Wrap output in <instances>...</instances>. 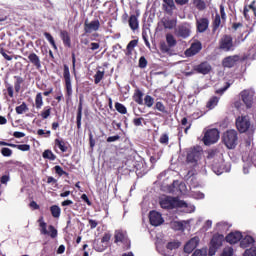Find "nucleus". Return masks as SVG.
<instances>
[{
	"label": "nucleus",
	"mask_w": 256,
	"mask_h": 256,
	"mask_svg": "<svg viewBox=\"0 0 256 256\" xmlns=\"http://www.w3.org/2000/svg\"><path fill=\"white\" fill-rule=\"evenodd\" d=\"M159 205L162 209L167 210L183 209L188 207L187 202L179 200V198L173 196H164L160 198Z\"/></svg>",
	"instance_id": "nucleus-1"
},
{
	"label": "nucleus",
	"mask_w": 256,
	"mask_h": 256,
	"mask_svg": "<svg viewBox=\"0 0 256 256\" xmlns=\"http://www.w3.org/2000/svg\"><path fill=\"white\" fill-rule=\"evenodd\" d=\"M63 79L66 91V103H69L73 97V84L71 82V71L69 70V66L67 64L63 65Z\"/></svg>",
	"instance_id": "nucleus-2"
},
{
	"label": "nucleus",
	"mask_w": 256,
	"mask_h": 256,
	"mask_svg": "<svg viewBox=\"0 0 256 256\" xmlns=\"http://www.w3.org/2000/svg\"><path fill=\"white\" fill-rule=\"evenodd\" d=\"M237 141H239V136L235 130H227L222 135V142L227 149H235L237 147Z\"/></svg>",
	"instance_id": "nucleus-3"
},
{
	"label": "nucleus",
	"mask_w": 256,
	"mask_h": 256,
	"mask_svg": "<svg viewBox=\"0 0 256 256\" xmlns=\"http://www.w3.org/2000/svg\"><path fill=\"white\" fill-rule=\"evenodd\" d=\"M225 241V236L223 234L216 233L212 236L209 244L208 255L213 256L221 247H223V242Z\"/></svg>",
	"instance_id": "nucleus-4"
},
{
	"label": "nucleus",
	"mask_w": 256,
	"mask_h": 256,
	"mask_svg": "<svg viewBox=\"0 0 256 256\" xmlns=\"http://www.w3.org/2000/svg\"><path fill=\"white\" fill-rule=\"evenodd\" d=\"M201 155H203V150L200 146H194L190 148L187 152L186 161L187 163H192L194 167L197 165L199 160L201 159Z\"/></svg>",
	"instance_id": "nucleus-5"
},
{
	"label": "nucleus",
	"mask_w": 256,
	"mask_h": 256,
	"mask_svg": "<svg viewBox=\"0 0 256 256\" xmlns=\"http://www.w3.org/2000/svg\"><path fill=\"white\" fill-rule=\"evenodd\" d=\"M236 129L240 133H247L251 129V119L247 115H241L236 118Z\"/></svg>",
	"instance_id": "nucleus-6"
},
{
	"label": "nucleus",
	"mask_w": 256,
	"mask_h": 256,
	"mask_svg": "<svg viewBox=\"0 0 256 256\" xmlns=\"http://www.w3.org/2000/svg\"><path fill=\"white\" fill-rule=\"evenodd\" d=\"M202 141L206 146L217 143L219 141V130L217 128L208 129L204 133Z\"/></svg>",
	"instance_id": "nucleus-7"
},
{
	"label": "nucleus",
	"mask_w": 256,
	"mask_h": 256,
	"mask_svg": "<svg viewBox=\"0 0 256 256\" xmlns=\"http://www.w3.org/2000/svg\"><path fill=\"white\" fill-rule=\"evenodd\" d=\"M234 47L235 45L233 44V37L231 35L225 34L219 40V49L221 51H233L235 49Z\"/></svg>",
	"instance_id": "nucleus-8"
},
{
	"label": "nucleus",
	"mask_w": 256,
	"mask_h": 256,
	"mask_svg": "<svg viewBox=\"0 0 256 256\" xmlns=\"http://www.w3.org/2000/svg\"><path fill=\"white\" fill-rule=\"evenodd\" d=\"M177 45V39H175V36L173 34L168 33L166 34V43L161 42L160 43V51L162 53H169L173 47Z\"/></svg>",
	"instance_id": "nucleus-9"
},
{
	"label": "nucleus",
	"mask_w": 256,
	"mask_h": 256,
	"mask_svg": "<svg viewBox=\"0 0 256 256\" xmlns=\"http://www.w3.org/2000/svg\"><path fill=\"white\" fill-rule=\"evenodd\" d=\"M149 221L150 225H153V227H159V225H163V223H165V220L163 219L161 213L155 210L150 211Z\"/></svg>",
	"instance_id": "nucleus-10"
},
{
	"label": "nucleus",
	"mask_w": 256,
	"mask_h": 256,
	"mask_svg": "<svg viewBox=\"0 0 256 256\" xmlns=\"http://www.w3.org/2000/svg\"><path fill=\"white\" fill-rule=\"evenodd\" d=\"M209 18L200 17L196 18V31L197 33H205L209 30Z\"/></svg>",
	"instance_id": "nucleus-11"
},
{
	"label": "nucleus",
	"mask_w": 256,
	"mask_h": 256,
	"mask_svg": "<svg viewBox=\"0 0 256 256\" xmlns=\"http://www.w3.org/2000/svg\"><path fill=\"white\" fill-rule=\"evenodd\" d=\"M175 35L181 39H187L191 35V28L187 24H182L175 30Z\"/></svg>",
	"instance_id": "nucleus-12"
},
{
	"label": "nucleus",
	"mask_w": 256,
	"mask_h": 256,
	"mask_svg": "<svg viewBox=\"0 0 256 256\" xmlns=\"http://www.w3.org/2000/svg\"><path fill=\"white\" fill-rule=\"evenodd\" d=\"M211 64L209 62H201L200 64L194 66V71L200 75H209L211 73Z\"/></svg>",
	"instance_id": "nucleus-13"
},
{
	"label": "nucleus",
	"mask_w": 256,
	"mask_h": 256,
	"mask_svg": "<svg viewBox=\"0 0 256 256\" xmlns=\"http://www.w3.org/2000/svg\"><path fill=\"white\" fill-rule=\"evenodd\" d=\"M202 49H203V44H201V42H199V41H196V42L192 43L190 48H188L185 51V55H186V57H193V56L197 55V53H199Z\"/></svg>",
	"instance_id": "nucleus-14"
},
{
	"label": "nucleus",
	"mask_w": 256,
	"mask_h": 256,
	"mask_svg": "<svg viewBox=\"0 0 256 256\" xmlns=\"http://www.w3.org/2000/svg\"><path fill=\"white\" fill-rule=\"evenodd\" d=\"M243 239V234L239 231L231 232L225 237V241L227 243H230V245H235L236 243H239Z\"/></svg>",
	"instance_id": "nucleus-15"
},
{
	"label": "nucleus",
	"mask_w": 256,
	"mask_h": 256,
	"mask_svg": "<svg viewBox=\"0 0 256 256\" xmlns=\"http://www.w3.org/2000/svg\"><path fill=\"white\" fill-rule=\"evenodd\" d=\"M199 245V237L191 238L184 246V253H193Z\"/></svg>",
	"instance_id": "nucleus-16"
},
{
	"label": "nucleus",
	"mask_w": 256,
	"mask_h": 256,
	"mask_svg": "<svg viewBox=\"0 0 256 256\" xmlns=\"http://www.w3.org/2000/svg\"><path fill=\"white\" fill-rule=\"evenodd\" d=\"M101 22L99 20H92L90 23H84V32L91 33L92 31H99Z\"/></svg>",
	"instance_id": "nucleus-17"
},
{
	"label": "nucleus",
	"mask_w": 256,
	"mask_h": 256,
	"mask_svg": "<svg viewBox=\"0 0 256 256\" xmlns=\"http://www.w3.org/2000/svg\"><path fill=\"white\" fill-rule=\"evenodd\" d=\"M241 99L246 105L247 109H251L253 107V94H251L249 91L244 90L241 92Z\"/></svg>",
	"instance_id": "nucleus-18"
},
{
	"label": "nucleus",
	"mask_w": 256,
	"mask_h": 256,
	"mask_svg": "<svg viewBox=\"0 0 256 256\" xmlns=\"http://www.w3.org/2000/svg\"><path fill=\"white\" fill-rule=\"evenodd\" d=\"M13 147L14 149H19V151H31V146L29 144H11L5 141H0V147Z\"/></svg>",
	"instance_id": "nucleus-19"
},
{
	"label": "nucleus",
	"mask_w": 256,
	"mask_h": 256,
	"mask_svg": "<svg viewBox=\"0 0 256 256\" xmlns=\"http://www.w3.org/2000/svg\"><path fill=\"white\" fill-rule=\"evenodd\" d=\"M162 8L165 13L172 15L173 11L177 9V6H175V1L173 0H163Z\"/></svg>",
	"instance_id": "nucleus-20"
},
{
	"label": "nucleus",
	"mask_w": 256,
	"mask_h": 256,
	"mask_svg": "<svg viewBox=\"0 0 256 256\" xmlns=\"http://www.w3.org/2000/svg\"><path fill=\"white\" fill-rule=\"evenodd\" d=\"M83 118V96L79 97V104L76 114L77 129H81V119Z\"/></svg>",
	"instance_id": "nucleus-21"
},
{
	"label": "nucleus",
	"mask_w": 256,
	"mask_h": 256,
	"mask_svg": "<svg viewBox=\"0 0 256 256\" xmlns=\"http://www.w3.org/2000/svg\"><path fill=\"white\" fill-rule=\"evenodd\" d=\"M60 39L63 42L64 47L71 49V34L67 30H60Z\"/></svg>",
	"instance_id": "nucleus-22"
},
{
	"label": "nucleus",
	"mask_w": 256,
	"mask_h": 256,
	"mask_svg": "<svg viewBox=\"0 0 256 256\" xmlns=\"http://www.w3.org/2000/svg\"><path fill=\"white\" fill-rule=\"evenodd\" d=\"M250 11L255 15V0H253L249 5H244L243 16L246 21L251 20V15L249 14Z\"/></svg>",
	"instance_id": "nucleus-23"
},
{
	"label": "nucleus",
	"mask_w": 256,
	"mask_h": 256,
	"mask_svg": "<svg viewBox=\"0 0 256 256\" xmlns=\"http://www.w3.org/2000/svg\"><path fill=\"white\" fill-rule=\"evenodd\" d=\"M137 45H139V40L137 39L131 40L127 44L126 50H124L126 57H131V55H133V51H135V47H137Z\"/></svg>",
	"instance_id": "nucleus-24"
},
{
	"label": "nucleus",
	"mask_w": 256,
	"mask_h": 256,
	"mask_svg": "<svg viewBox=\"0 0 256 256\" xmlns=\"http://www.w3.org/2000/svg\"><path fill=\"white\" fill-rule=\"evenodd\" d=\"M28 59L36 69H41V58L35 52H31Z\"/></svg>",
	"instance_id": "nucleus-25"
},
{
	"label": "nucleus",
	"mask_w": 256,
	"mask_h": 256,
	"mask_svg": "<svg viewBox=\"0 0 256 256\" xmlns=\"http://www.w3.org/2000/svg\"><path fill=\"white\" fill-rule=\"evenodd\" d=\"M139 15L132 14L129 17L128 25L132 31H137L139 29Z\"/></svg>",
	"instance_id": "nucleus-26"
},
{
	"label": "nucleus",
	"mask_w": 256,
	"mask_h": 256,
	"mask_svg": "<svg viewBox=\"0 0 256 256\" xmlns=\"http://www.w3.org/2000/svg\"><path fill=\"white\" fill-rule=\"evenodd\" d=\"M114 243H127V234L122 230H116L114 234Z\"/></svg>",
	"instance_id": "nucleus-27"
},
{
	"label": "nucleus",
	"mask_w": 256,
	"mask_h": 256,
	"mask_svg": "<svg viewBox=\"0 0 256 256\" xmlns=\"http://www.w3.org/2000/svg\"><path fill=\"white\" fill-rule=\"evenodd\" d=\"M238 56H228L223 59L222 65L223 67H227L231 69V67H235V63H237Z\"/></svg>",
	"instance_id": "nucleus-28"
},
{
	"label": "nucleus",
	"mask_w": 256,
	"mask_h": 256,
	"mask_svg": "<svg viewBox=\"0 0 256 256\" xmlns=\"http://www.w3.org/2000/svg\"><path fill=\"white\" fill-rule=\"evenodd\" d=\"M253 243H255V238H253V236L247 235L245 238L240 240V247L242 249H247L248 247H251Z\"/></svg>",
	"instance_id": "nucleus-29"
},
{
	"label": "nucleus",
	"mask_w": 256,
	"mask_h": 256,
	"mask_svg": "<svg viewBox=\"0 0 256 256\" xmlns=\"http://www.w3.org/2000/svg\"><path fill=\"white\" fill-rule=\"evenodd\" d=\"M54 145H55V147H58V149H60V151L62 153H67V151L69 149V147H67V143L62 138L61 139L56 138L54 140Z\"/></svg>",
	"instance_id": "nucleus-30"
},
{
	"label": "nucleus",
	"mask_w": 256,
	"mask_h": 256,
	"mask_svg": "<svg viewBox=\"0 0 256 256\" xmlns=\"http://www.w3.org/2000/svg\"><path fill=\"white\" fill-rule=\"evenodd\" d=\"M221 20V15H219V13H216L212 21V33H216V31L221 27Z\"/></svg>",
	"instance_id": "nucleus-31"
},
{
	"label": "nucleus",
	"mask_w": 256,
	"mask_h": 256,
	"mask_svg": "<svg viewBox=\"0 0 256 256\" xmlns=\"http://www.w3.org/2000/svg\"><path fill=\"white\" fill-rule=\"evenodd\" d=\"M133 100L138 105H143V92L140 89H136L133 95Z\"/></svg>",
	"instance_id": "nucleus-32"
},
{
	"label": "nucleus",
	"mask_w": 256,
	"mask_h": 256,
	"mask_svg": "<svg viewBox=\"0 0 256 256\" xmlns=\"http://www.w3.org/2000/svg\"><path fill=\"white\" fill-rule=\"evenodd\" d=\"M181 125L182 127H185L184 133L187 135L189 133V129H191V126L193 125V121H189L187 117H184L181 119Z\"/></svg>",
	"instance_id": "nucleus-33"
},
{
	"label": "nucleus",
	"mask_w": 256,
	"mask_h": 256,
	"mask_svg": "<svg viewBox=\"0 0 256 256\" xmlns=\"http://www.w3.org/2000/svg\"><path fill=\"white\" fill-rule=\"evenodd\" d=\"M50 213L54 219H59L61 217V208L57 205H52L50 207Z\"/></svg>",
	"instance_id": "nucleus-34"
},
{
	"label": "nucleus",
	"mask_w": 256,
	"mask_h": 256,
	"mask_svg": "<svg viewBox=\"0 0 256 256\" xmlns=\"http://www.w3.org/2000/svg\"><path fill=\"white\" fill-rule=\"evenodd\" d=\"M15 82H14V89L17 93L21 91V85H23L25 79L21 76H14Z\"/></svg>",
	"instance_id": "nucleus-35"
},
{
	"label": "nucleus",
	"mask_w": 256,
	"mask_h": 256,
	"mask_svg": "<svg viewBox=\"0 0 256 256\" xmlns=\"http://www.w3.org/2000/svg\"><path fill=\"white\" fill-rule=\"evenodd\" d=\"M38 223H39L41 235H49V231L47 230V223L43 221V216H41L38 219Z\"/></svg>",
	"instance_id": "nucleus-36"
},
{
	"label": "nucleus",
	"mask_w": 256,
	"mask_h": 256,
	"mask_svg": "<svg viewBox=\"0 0 256 256\" xmlns=\"http://www.w3.org/2000/svg\"><path fill=\"white\" fill-rule=\"evenodd\" d=\"M218 104H219V97L213 96L207 102L206 107L207 109H215V107H217Z\"/></svg>",
	"instance_id": "nucleus-37"
},
{
	"label": "nucleus",
	"mask_w": 256,
	"mask_h": 256,
	"mask_svg": "<svg viewBox=\"0 0 256 256\" xmlns=\"http://www.w3.org/2000/svg\"><path fill=\"white\" fill-rule=\"evenodd\" d=\"M52 110H53V108H51V106H45L40 113V117L42 119H49V117H51Z\"/></svg>",
	"instance_id": "nucleus-38"
},
{
	"label": "nucleus",
	"mask_w": 256,
	"mask_h": 256,
	"mask_svg": "<svg viewBox=\"0 0 256 256\" xmlns=\"http://www.w3.org/2000/svg\"><path fill=\"white\" fill-rule=\"evenodd\" d=\"M42 157L43 159H48L49 161H55V159H57V156L53 153V151L51 150H45L42 153Z\"/></svg>",
	"instance_id": "nucleus-39"
},
{
	"label": "nucleus",
	"mask_w": 256,
	"mask_h": 256,
	"mask_svg": "<svg viewBox=\"0 0 256 256\" xmlns=\"http://www.w3.org/2000/svg\"><path fill=\"white\" fill-rule=\"evenodd\" d=\"M44 37L47 39V41L53 47L54 51H57V44L55 43V38H53V35H51V33H49V32H44Z\"/></svg>",
	"instance_id": "nucleus-40"
},
{
	"label": "nucleus",
	"mask_w": 256,
	"mask_h": 256,
	"mask_svg": "<svg viewBox=\"0 0 256 256\" xmlns=\"http://www.w3.org/2000/svg\"><path fill=\"white\" fill-rule=\"evenodd\" d=\"M193 5H195L198 11H205L207 9V4L203 0H193Z\"/></svg>",
	"instance_id": "nucleus-41"
},
{
	"label": "nucleus",
	"mask_w": 256,
	"mask_h": 256,
	"mask_svg": "<svg viewBox=\"0 0 256 256\" xmlns=\"http://www.w3.org/2000/svg\"><path fill=\"white\" fill-rule=\"evenodd\" d=\"M35 107L36 109H41V107H43V94L41 92L36 94Z\"/></svg>",
	"instance_id": "nucleus-42"
},
{
	"label": "nucleus",
	"mask_w": 256,
	"mask_h": 256,
	"mask_svg": "<svg viewBox=\"0 0 256 256\" xmlns=\"http://www.w3.org/2000/svg\"><path fill=\"white\" fill-rule=\"evenodd\" d=\"M103 77H105V71L98 70L94 75V83L95 85H99L101 81H103Z\"/></svg>",
	"instance_id": "nucleus-43"
},
{
	"label": "nucleus",
	"mask_w": 256,
	"mask_h": 256,
	"mask_svg": "<svg viewBox=\"0 0 256 256\" xmlns=\"http://www.w3.org/2000/svg\"><path fill=\"white\" fill-rule=\"evenodd\" d=\"M115 109L121 115H127V107H125V105H123L122 103L116 102L115 103Z\"/></svg>",
	"instance_id": "nucleus-44"
},
{
	"label": "nucleus",
	"mask_w": 256,
	"mask_h": 256,
	"mask_svg": "<svg viewBox=\"0 0 256 256\" xmlns=\"http://www.w3.org/2000/svg\"><path fill=\"white\" fill-rule=\"evenodd\" d=\"M172 229H174V231H185V226L183 225V222L180 221H174L172 222Z\"/></svg>",
	"instance_id": "nucleus-45"
},
{
	"label": "nucleus",
	"mask_w": 256,
	"mask_h": 256,
	"mask_svg": "<svg viewBox=\"0 0 256 256\" xmlns=\"http://www.w3.org/2000/svg\"><path fill=\"white\" fill-rule=\"evenodd\" d=\"M17 115H23L25 111H29V108L27 107V104L23 102L20 106H17L15 108Z\"/></svg>",
	"instance_id": "nucleus-46"
},
{
	"label": "nucleus",
	"mask_w": 256,
	"mask_h": 256,
	"mask_svg": "<svg viewBox=\"0 0 256 256\" xmlns=\"http://www.w3.org/2000/svg\"><path fill=\"white\" fill-rule=\"evenodd\" d=\"M155 103V98H153L150 95H146L144 98V105H146V107H151L152 105H154Z\"/></svg>",
	"instance_id": "nucleus-47"
},
{
	"label": "nucleus",
	"mask_w": 256,
	"mask_h": 256,
	"mask_svg": "<svg viewBox=\"0 0 256 256\" xmlns=\"http://www.w3.org/2000/svg\"><path fill=\"white\" fill-rule=\"evenodd\" d=\"M54 171L56 175H59V177H63V175H69V173L65 172L63 168L59 165L54 166Z\"/></svg>",
	"instance_id": "nucleus-48"
},
{
	"label": "nucleus",
	"mask_w": 256,
	"mask_h": 256,
	"mask_svg": "<svg viewBox=\"0 0 256 256\" xmlns=\"http://www.w3.org/2000/svg\"><path fill=\"white\" fill-rule=\"evenodd\" d=\"M6 93L10 99H13L15 97V91L13 89V86L9 83L6 84Z\"/></svg>",
	"instance_id": "nucleus-49"
},
{
	"label": "nucleus",
	"mask_w": 256,
	"mask_h": 256,
	"mask_svg": "<svg viewBox=\"0 0 256 256\" xmlns=\"http://www.w3.org/2000/svg\"><path fill=\"white\" fill-rule=\"evenodd\" d=\"M159 143L161 145H169V134L164 133L159 138Z\"/></svg>",
	"instance_id": "nucleus-50"
},
{
	"label": "nucleus",
	"mask_w": 256,
	"mask_h": 256,
	"mask_svg": "<svg viewBox=\"0 0 256 256\" xmlns=\"http://www.w3.org/2000/svg\"><path fill=\"white\" fill-rule=\"evenodd\" d=\"M111 233L105 232L104 235L101 238V243H104V245H109V241H111Z\"/></svg>",
	"instance_id": "nucleus-51"
},
{
	"label": "nucleus",
	"mask_w": 256,
	"mask_h": 256,
	"mask_svg": "<svg viewBox=\"0 0 256 256\" xmlns=\"http://www.w3.org/2000/svg\"><path fill=\"white\" fill-rule=\"evenodd\" d=\"M233 81L232 82H226L225 86L223 88H220L218 90H216L215 94L216 95H223V93H225V91H227V89H229V87H231Z\"/></svg>",
	"instance_id": "nucleus-52"
},
{
	"label": "nucleus",
	"mask_w": 256,
	"mask_h": 256,
	"mask_svg": "<svg viewBox=\"0 0 256 256\" xmlns=\"http://www.w3.org/2000/svg\"><path fill=\"white\" fill-rule=\"evenodd\" d=\"M233 254H234L233 247L228 246L223 249L220 256H233Z\"/></svg>",
	"instance_id": "nucleus-53"
},
{
	"label": "nucleus",
	"mask_w": 256,
	"mask_h": 256,
	"mask_svg": "<svg viewBox=\"0 0 256 256\" xmlns=\"http://www.w3.org/2000/svg\"><path fill=\"white\" fill-rule=\"evenodd\" d=\"M155 109L160 111V113H167V109L165 108V104H163V102H156Z\"/></svg>",
	"instance_id": "nucleus-54"
},
{
	"label": "nucleus",
	"mask_w": 256,
	"mask_h": 256,
	"mask_svg": "<svg viewBox=\"0 0 256 256\" xmlns=\"http://www.w3.org/2000/svg\"><path fill=\"white\" fill-rule=\"evenodd\" d=\"M217 227L220 231H229V227H231V225L227 222H220L217 224Z\"/></svg>",
	"instance_id": "nucleus-55"
},
{
	"label": "nucleus",
	"mask_w": 256,
	"mask_h": 256,
	"mask_svg": "<svg viewBox=\"0 0 256 256\" xmlns=\"http://www.w3.org/2000/svg\"><path fill=\"white\" fill-rule=\"evenodd\" d=\"M48 235L52 238L55 239V237H57V230L55 229V226L53 225H49L48 226Z\"/></svg>",
	"instance_id": "nucleus-56"
},
{
	"label": "nucleus",
	"mask_w": 256,
	"mask_h": 256,
	"mask_svg": "<svg viewBox=\"0 0 256 256\" xmlns=\"http://www.w3.org/2000/svg\"><path fill=\"white\" fill-rule=\"evenodd\" d=\"M220 19L225 23L227 21V14L225 13V6L223 4L220 5Z\"/></svg>",
	"instance_id": "nucleus-57"
},
{
	"label": "nucleus",
	"mask_w": 256,
	"mask_h": 256,
	"mask_svg": "<svg viewBox=\"0 0 256 256\" xmlns=\"http://www.w3.org/2000/svg\"><path fill=\"white\" fill-rule=\"evenodd\" d=\"M212 171L216 173V175H221L223 174V169L221 168V164H213L212 165Z\"/></svg>",
	"instance_id": "nucleus-58"
},
{
	"label": "nucleus",
	"mask_w": 256,
	"mask_h": 256,
	"mask_svg": "<svg viewBox=\"0 0 256 256\" xmlns=\"http://www.w3.org/2000/svg\"><path fill=\"white\" fill-rule=\"evenodd\" d=\"M164 29H173L175 27V21L173 20H165L163 22Z\"/></svg>",
	"instance_id": "nucleus-59"
},
{
	"label": "nucleus",
	"mask_w": 256,
	"mask_h": 256,
	"mask_svg": "<svg viewBox=\"0 0 256 256\" xmlns=\"http://www.w3.org/2000/svg\"><path fill=\"white\" fill-rule=\"evenodd\" d=\"M147 63V58H145V56H141L139 58L138 67H140V69H145V67H147Z\"/></svg>",
	"instance_id": "nucleus-60"
},
{
	"label": "nucleus",
	"mask_w": 256,
	"mask_h": 256,
	"mask_svg": "<svg viewBox=\"0 0 256 256\" xmlns=\"http://www.w3.org/2000/svg\"><path fill=\"white\" fill-rule=\"evenodd\" d=\"M1 155H3V157H11V155H13V150L4 147L1 149Z\"/></svg>",
	"instance_id": "nucleus-61"
},
{
	"label": "nucleus",
	"mask_w": 256,
	"mask_h": 256,
	"mask_svg": "<svg viewBox=\"0 0 256 256\" xmlns=\"http://www.w3.org/2000/svg\"><path fill=\"white\" fill-rule=\"evenodd\" d=\"M143 121H145V118H134L133 125H135V127H143Z\"/></svg>",
	"instance_id": "nucleus-62"
},
{
	"label": "nucleus",
	"mask_w": 256,
	"mask_h": 256,
	"mask_svg": "<svg viewBox=\"0 0 256 256\" xmlns=\"http://www.w3.org/2000/svg\"><path fill=\"white\" fill-rule=\"evenodd\" d=\"M89 145L90 148L93 150L95 148V138H93V133H89Z\"/></svg>",
	"instance_id": "nucleus-63"
},
{
	"label": "nucleus",
	"mask_w": 256,
	"mask_h": 256,
	"mask_svg": "<svg viewBox=\"0 0 256 256\" xmlns=\"http://www.w3.org/2000/svg\"><path fill=\"white\" fill-rule=\"evenodd\" d=\"M245 253L247 256H256V247L246 250Z\"/></svg>",
	"instance_id": "nucleus-64"
}]
</instances>
